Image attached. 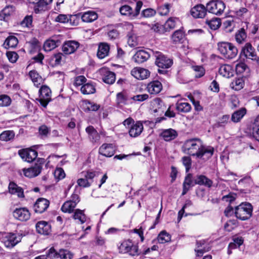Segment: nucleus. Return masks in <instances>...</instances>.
<instances>
[{
  "label": "nucleus",
  "mask_w": 259,
  "mask_h": 259,
  "mask_svg": "<svg viewBox=\"0 0 259 259\" xmlns=\"http://www.w3.org/2000/svg\"><path fill=\"white\" fill-rule=\"evenodd\" d=\"M110 46L107 42H100L98 45L97 56L100 59H102L109 54Z\"/></svg>",
  "instance_id": "obj_32"
},
{
  "label": "nucleus",
  "mask_w": 259,
  "mask_h": 259,
  "mask_svg": "<svg viewBox=\"0 0 259 259\" xmlns=\"http://www.w3.org/2000/svg\"><path fill=\"white\" fill-rule=\"evenodd\" d=\"M240 55L253 61L256 60L257 57L255 49L250 42L246 43L242 48Z\"/></svg>",
  "instance_id": "obj_15"
},
{
  "label": "nucleus",
  "mask_w": 259,
  "mask_h": 259,
  "mask_svg": "<svg viewBox=\"0 0 259 259\" xmlns=\"http://www.w3.org/2000/svg\"><path fill=\"white\" fill-rule=\"evenodd\" d=\"M13 216L19 221L26 222L30 219L31 213L27 207H19L14 209Z\"/></svg>",
  "instance_id": "obj_13"
},
{
  "label": "nucleus",
  "mask_w": 259,
  "mask_h": 259,
  "mask_svg": "<svg viewBox=\"0 0 259 259\" xmlns=\"http://www.w3.org/2000/svg\"><path fill=\"white\" fill-rule=\"evenodd\" d=\"M230 119L229 115H224L219 119V120L215 123V127H224L228 123Z\"/></svg>",
  "instance_id": "obj_56"
},
{
  "label": "nucleus",
  "mask_w": 259,
  "mask_h": 259,
  "mask_svg": "<svg viewBox=\"0 0 259 259\" xmlns=\"http://www.w3.org/2000/svg\"><path fill=\"white\" fill-rule=\"evenodd\" d=\"M162 88V84L161 82L155 80L148 83L147 90L151 95H157L161 91Z\"/></svg>",
  "instance_id": "obj_29"
},
{
  "label": "nucleus",
  "mask_w": 259,
  "mask_h": 259,
  "mask_svg": "<svg viewBox=\"0 0 259 259\" xmlns=\"http://www.w3.org/2000/svg\"><path fill=\"white\" fill-rule=\"evenodd\" d=\"M132 76L139 80H143L150 76V72L147 69L135 67L131 72Z\"/></svg>",
  "instance_id": "obj_22"
},
{
  "label": "nucleus",
  "mask_w": 259,
  "mask_h": 259,
  "mask_svg": "<svg viewBox=\"0 0 259 259\" xmlns=\"http://www.w3.org/2000/svg\"><path fill=\"white\" fill-rule=\"evenodd\" d=\"M143 5L142 1H137L134 10L131 6L124 5L119 8V12L121 15L127 17L130 20H134L139 15Z\"/></svg>",
  "instance_id": "obj_6"
},
{
  "label": "nucleus",
  "mask_w": 259,
  "mask_h": 259,
  "mask_svg": "<svg viewBox=\"0 0 259 259\" xmlns=\"http://www.w3.org/2000/svg\"><path fill=\"white\" fill-rule=\"evenodd\" d=\"M149 52L144 50H140L136 52L133 56L134 61L138 64H141L147 61L150 57Z\"/></svg>",
  "instance_id": "obj_25"
},
{
  "label": "nucleus",
  "mask_w": 259,
  "mask_h": 259,
  "mask_svg": "<svg viewBox=\"0 0 259 259\" xmlns=\"http://www.w3.org/2000/svg\"><path fill=\"white\" fill-rule=\"evenodd\" d=\"M28 45V51L30 54H33L39 51L41 45L39 40L36 37L32 38L29 41L26 42Z\"/></svg>",
  "instance_id": "obj_38"
},
{
  "label": "nucleus",
  "mask_w": 259,
  "mask_h": 259,
  "mask_svg": "<svg viewBox=\"0 0 259 259\" xmlns=\"http://www.w3.org/2000/svg\"><path fill=\"white\" fill-rule=\"evenodd\" d=\"M182 162L185 166L186 172L188 173L192 167V159L190 156H185L182 158Z\"/></svg>",
  "instance_id": "obj_59"
},
{
  "label": "nucleus",
  "mask_w": 259,
  "mask_h": 259,
  "mask_svg": "<svg viewBox=\"0 0 259 259\" xmlns=\"http://www.w3.org/2000/svg\"><path fill=\"white\" fill-rule=\"evenodd\" d=\"M191 68L195 72L194 77L195 78H201L205 74V69L202 65H192Z\"/></svg>",
  "instance_id": "obj_49"
},
{
  "label": "nucleus",
  "mask_w": 259,
  "mask_h": 259,
  "mask_svg": "<svg viewBox=\"0 0 259 259\" xmlns=\"http://www.w3.org/2000/svg\"><path fill=\"white\" fill-rule=\"evenodd\" d=\"M157 239L159 243L163 244L170 241L171 235L165 230H163L159 233Z\"/></svg>",
  "instance_id": "obj_50"
},
{
  "label": "nucleus",
  "mask_w": 259,
  "mask_h": 259,
  "mask_svg": "<svg viewBox=\"0 0 259 259\" xmlns=\"http://www.w3.org/2000/svg\"><path fill=\"white\" fill-rule=\"evenodd\" d=\"M29 6L33 8L35 14H40L48 9V6L53 0H27Z\"/></svg>",
  "instance_id": "obj_10"
},
{
  "label": "nucleus",
  "mask_w": 259,
  "mask_h": 259,
  "mask_svg": "<svg viewBox=\"0 0 259 259\" xmlns=\"http://www.w3.org/2000/svg\"><path fill=\"white\" fill-rule=\"evenodd\" d=\"M33 18L31 15L26 16L20 22V25L23 27L29 28L32 26Z\"/></svg>",
  "instance_id": "obj_62"
},
{
  "label": "nucleus",
  "mask_w": 259,
  "mask_h": 259,
  "mask_svg": "<svg viewBox=\"0 0 259 259\" xmlns=\"http://www.w3.org/2000/svg\"><path fill=\"white\" fill-rule=\"evenodd\" d=\"M153 54L155 58V64L158 67V72L161 74L167 73L166 69L172 65L173 60L159 51L153 52Z\"/></svg>",
  "instance_id": "obj_3"
},
{
  "label": "nucleus",
  "mask_w": 259,
  "mask_h": 259,
  "mask_svg": "<svg viewBox=\"0 0 259 259\" xmlns=\"http://www.w3.org/2000/svg\"><path fill=\"white\" fill-rule=\"evenodd\" d=\"M18 44V38L13 35H10L6 39L4 45L5 48H15L17 46Z\"/></svg>",
  "instance_id": "obj_43"
},
{
  "label": "nucleus",
  "mask_w": 259,
  "mask_h": 259,
  "mask_svg": "<svg viewBox=\"0 0 259 259\" xmlns=\"http://www.w3.org/2000/svg\"><path fill=\"white\" fill-rule=\"evenodd\" d=\"M73 254L68 250L60 249L59 258L61 259H72Z\"/></svg>",
  "instance_id": "obj_64"
},
{
  "label": "nucleus",
  "mask_w": 259,
  "mask_h": 259,
  "mask_svg": "<svg viewBox=\"0 0 259 259\" xmlns=\"http://www.w3.org/2000/svg\"><path fill=\"white\" fill-rule=\"evenodd\" d=\"M80 46L78 41L74 40H66L62 46L63 53L66 55L75 53Z\"/></svg>",
  "instance_id": "obj_14"
},
{
  "label": "nucleus",
  "mask_w": 259,
  "mask_h": 259,
  "mask_svg": "<svg viewBox=\"0 0 259 259\" xmlns=\"http://www.w3.org/2000/svg\"><path fill=\"white\" fill-rule=\"evenodd\" d=\"M59 251L57 252L54 247H52L50 248L47 252L46 255L47 258L49 259H55L59 258Z\"/></svg>",
  "instance_id": "obj_63"
},
{
  "label": "nucleus",
  "mask_w": 259,
  "mask_h": 259,
  "mask_svg": "<svg viewBox=\"0 0 259 259\" xmlns=\"http://www.w3.org/2000/svg\"><path fill=\"white\" fill-rule=\"evenodd\" d=\"M207 7L199 4L192 7L190 10L191 16L195 19L204 18L207 15Z\"/></svg>",
  "instance_id": "obj_17"
},
{
  "label": "nucleus",
  "mask_w": 259,
  "mask_h": 259,
  "mask_svg": "<svg viewBox=\"0 0 259 259\" xmlns=\"http://www.w3.org/2000/svg\"><path fill=\"white\" fill-rule=\"evenodd\" d=\"M159 136L165 141L169 142L175 139L178 136V134L176 130L170 128L163 130Z\"/></svg>",
  "instance_id": "obj_31"
},
{
  "label": "nucleus",
  "mask_w": 259,
  "mask_h": 259,
  "mask_svg": "<svg viewBox=\"0 0 259 259\" xmlns=\"http://www.w3.org/2000/svg\"><path fill=\"white\" fill-rule=\"evenodd\" d=\"M57 47V42L53 39L47 40L44 44V50L46 52H49Z\"/></svg>",
  "instance_id": "obj_55"
},
{
  "label": "nucleus",
  "mask_w": 259,
  "mask_h": 259,
  "mask_svg": "<svg viewBox=\"0 0 259 259\" xmlns=\"http://www.w3.org/2000/svg\"><path fill=\"white\" fill-rule=\"evenodd\" d=\"M80 92L83 95H90L96 93V83L92 81H89L83 84L80 88Z\"/></svg>",
  "instance_id": "obj_36"
},
{
  "label": "nucleus",
  "mask_w": 259,
  "mask_h": 259,
  "mask_svg": "<svg viewBox=\"0 0 259 259\" xmlns=\"http://www.w3.org/2000/svg\"><path fill=\"white\" fill-rule=\"evenodd\" d=\"M15 136V133L13 130H6L0 134V140L8 142L12 141Z\"/></svg>",
  "instance_id": "obj_45"
},
{
  "label": "nucleus",
  "mask_w": 259,
  "mask_h": 259,
  "mask_svg": "<svg viewBox=\"0 0 259 259\" xmlns=\"http://www.w3.org/2000/svg\"><path fill=\"white\" fill-rule=\"evenodd\" d=\"M195 177V183L196 185L199 186H204L208 188L212 187L213 182L210 179L208 178L206 176L203 175H197Z\"/></svg>",
  "instance_id": "obj_35"
},
{
  "label": "nucleus",
  "mask_w": 259,
  "mask_h": 259,
  "mask_svg": "<svg viewBox=\"0 0 259 259\" xmlns=\"http://www.w3.org/2000/svg\"><path fill=\"white\" fill-rule=\"evenodd\" d=\"M232 242L229 244L230 248L236 249L239 248L243 244L244 239L242 236H233L232 238Z\"/></svg>",
  "instance_id": "obj_52"
},
{
  "label": "nucleus",
  "mask_w": 259,
  "mask_h": 259,
  "mask_svg": "<svg viewBox=\"0 0 259 259\" xmlns=\"http://www.w3.org/2000/svg\"><path fill=\"white\" fill-rule=\"evenodd\" d=\"M246 130L250 137L254 138L259 142V114L248 125Z\"/></svg>",
  "instance_id": "obj_12"
},
{
  "label": "nucleus",
  "mask_w": 259,
  "mask_h": 259,
  "mask_svg": "<svg viewBox=\"0 0 259 259\" xmlns=\"http://www.w3.org/2000/svg\"><path fill=\"white\" fill-rule=\"evenodd\" d=\"M8 191L11 195H16L20 198L25 197L23 189L18 186L14 181H11L8 186Z\"/></svg>",
  "instance_id": "obj_26"
},
{
  "label": "nucleus",
  "mask_w": 259,
  "mask_h": 259,
  "mask_svg": "<svg viewBox=\"0 0 259 259\" xmlns=\"http://www.w3.org/2000/svg\"><path fill=\"white\" fill-rule=\"evenodd\" d=\"M85 132L88 134L90 141L93 144L98 143L100 140V135L92 125H89L85 128Z\"/></svg>",
  "instance_id": "obj_30"
},
{
  "label": "nucleus",
  "mask_w": 259,
  "mask_h": 259,
  "mask_svg": "<svg viewBox=\"0 0 259 259\" xmlns=\"http://www.w3.org/2000/svg\"><path fill=\"white\" fill-rule=\"evenodd\" d=\"M127 36V43L130 46L132 47H135L138 46V42L137 37L134 33L130 32L128 33Z\"/></svg>",
  "instance_id": "obj_58"
},
{
  "label": "nucleus",
  "mask_w": 259,
  "mask_h": 259,
  "mask_svg": "<svg viewBox=\"0 0 259 259\" xmlns=\"http://www.w3.org/2000/svg\"><path fill=\"white\" fill-rule=\"evenodd\" d=\"M118 250L120 253H127L132 256L146 255L150 252L149 247L141 251L139 249L138 243H134L130 239L124 240L118 246Z\"/></svg>",
  "instance_id": "obj_2"
},
{
  "label": "nucleus",
  "mask_w": 259,
  "mask_h": 259,
  "mask_svg": "<svg viewBox=\"0 0 259 259\" xmlns=\"http://www.w3.org/2000/svg\"><path fill=\"white\" fill-rule=\"evenodd\" d=\"M172 43L174 45L181 44L186 39L184 28L181 26L178 30H175L171 35Z\"/></svg>",
  "instance_id": "obj_18"
},
{
  "label": "nucleus",
  "mask_w": 259,
  "mask_h": 259,
  "mask_svg": "<svg viewBox=\"0 0 259 259\" xmlns=\"http://www.w3.org/2000/svg\"><path fill=\"white\" fill-rule=\"evenodd\" d=\"M247 110L245 108L242 107L235 111L233 113L231 116V120L234 123H237L242 119V118L246 114Z\"/></svg>",
  "instance_id": "obj_41"
},
{
  "label": "nucleus",
  "mask_w": 259,
  "mask_h": 259,
  "mask_svg": "<svg viewBox=\"0 0 259 259\" xmlns=\"http://www.w3.org/2000/svg\"><path fill=\"white\" fill-rule=\"evenodd\" d=\"M232 67L229 65L224 64L220 66L219 72V73L224 77L229 78L232 74Z\"/></svg>",
  "instance_id": "obj_48"
},
{
  "label": "nucleus",
  "mask_w": 259,
  "mask_h": 259,
  "mask_svg": "<svg viewBox=\"0 0 259 259\" xmlns=\"http://www.w3.org/2000/svg\"><path fill=\"white\" fill-rule=\"evenodd\" d=\"M28 75L34 85H37L38 84H40V81L41 80V77L35 70L30 71Z\"/></svg>",
  "instance_id": "obj_54"
},
{
  "label": "nucleus",
  "mask_w": 259,
  "mask_h": 259,
  "mask_svg": "<svg viewBox=\"0 0 259 259\" xmlns=\"http://www.w3.org/2000/svg\"><path fill=\"white\" fill-rule=\"evenodd\" d=\"M77 16L80 17L82 21L85 23L93 22L98 18V14L93 11H88L83 13H78Z\"/></svg>",
  "instance_id": "obj_24"
},
{
  "label": "nucleus",
  "mask_w": 259,
  "mask_h": 259,
  "mask_svg": "<svg viewBox=\"0 0 259 259\" xmlns=\"http://www.w3.org/2000/svg\"><path fill=\"white\" fill-rule=\"evenodd\" d=\"M176 109L180 112L188 113L191 111V106L187 102H178L176 105Z\"/></svg>",
  "instance_id": "obj_46"
},
{
  "label": "nucleus",
  "mask_w": 259,
  "mask_h": 259,
  "mask_svg": "<svg viewBox=\"0 0 259 259\" xmlns=\"http://www.w3.org/2000/svg\"><path fill=\"white\" fill-rule=\"evenodd\" d=\"M182 148L184 153L203 161L211 158L214 152L213 147L204 145L202 141L198 138L186 140Z\"/></svg>",
  "instance_id": "obj_1"
},
{
  "label": "nucleus",
  "mask_w": 259,
  "mask_h": 259,
  "mask_svg": "<svg viewBox=\"0 0 259 259\" xmlns=\"http://www.w3.org/2000/svg\"><path fill=\"white\" fill-rule=\"evenodd\" d=\"M245 84L243 77L235 78L230 84L231 88L235 91H240L243 88Z\"/></svg>",
  "instance_id": "obj_44"
},
{
  "label": "nucleus",
  "mask_w": 259,
  "mask_h": 259,
  "mask_svg": "<svg viewBox=\"0 0 259 259\" xmlns=\"http://www.w3.org/2000/svg\"><path fill=\"white\" fill-rule=\"evenodd\" d=\"M151 29L159 34H162L167 32L164 24H161L159 23H156L153 25Z\"/></svg>",
  "instance_id": "obj_57"
},
{
  "label": "nucleus",
  "mask_w": 259,
  "mask_h": 259,
  "mask_svg": "<svg viewBox=\"0 0 259 259\" xmlns=\"http://www.w3.org/2000/svg\"><path fill=\"white\" fill-rule=\"evenodd\" d=\"M164 25L167 32H169L180 25L182 26L180 20L176 17L169 18L165 22Z\"/></svg>",
  "instance_id": "obj_37"
},
{
  "label": "nucleus",
  "mask_w": 259,
  "mask_h": 259,
  "mask_svg": "<svg viewBox=\"0 0 259 259\" xmlns=\"http://www.w3.org/2000/svg\"><path fill=\"white\" fill-rule=\"evenodd\" d=\"M37 232L42 235H49L51 232V226L47 222L40 221L38 222L35 225Z\"/></svg>",
  "instance_id": "obj_28"
},
{
  "label": "nucleus",
  "mask_w": 259,
  "mask_h": 259,
  "mask_svg": "<svg viewBox=\"0 0 259 259\" xmlns=\"http://www.w3.org/2000/svg\"><path fill=\"white\" fill-rule=\"evenodd\" d=\"M143 128V123L141 121H137L130 127L128 131L129 135L132 137H137L140 135Z\"/></svg>",
  "instance_id": "obj_34"
},
{
  "label": "nucleus",
  "mask_w": 259,
  "mask_h": 259,
  "mask_svg": "<svg viewBox=\"0 0 259 259\" xmlns=\"http://www.w3.org/2000/svg\"><path fill=\"white\" fill-rule=\"evenodd\" d=\"M16 8L13 5H8L0 11V21L7 22L14 15Z\"/></svg>",
  "instance_id": "obj_23"
},
{
  "label": "nucleus",
  "mask_w": 259,
  "mask_h": 259,
  "mask_svg": "<svg viewBox=\"0 0 259 259\" xmlns=\"http://www.w3.org/2000/svg\"><path fill=\"white\" fill-rule=\"evenodd\" d=\"M20 157L24 161L32 162L38 155L37 151L32 148L20 149L18 151Z\"/></svg>",
  "instance_id": "obj_11"
},
{
  "label": "nucleus",
  "mask_w": 259,
  "mask_h": 259,
  "mask_svg": "<svg viewBox=\"0 0 259 259\" xmlns=\"http://www.w3.org/2000/svg\"><path fill=\"white\" fill-rule=\"evenodd\" d=\"M205 23L212 30L218 29L222 25L221 19L215 17H213L211 19H206Z\"/></svg>",
  "instance_id": "obj_39"
},
{
  "label": "nucleus",
  "mask_w": 259,
  "mask_h": 259,
  "mask_svg": "<svg viewBox=\"0 0 259 259\" xmlns=\"http://www.w3.org/2000/svg\"><path fill=\"white\" fill-rule=\"evenodd\" d=\"M246 37L247 35L243 28H241L236 33L235 39L236 41L239 44L245 41Z\"/></svg>",
  "instance_id": "obj_53"
},
{
  "label": "nucleus",
  "mask_w": 259,
  "mask_h": 259,
  "mask_svg": "<svg viewBox=\"0 0 259 259\" xmlns=\"http://www.w3.org/2000/svg\"><path fill=\"white\" fill-rule=\"evenodd\" d=\"M87 81V79L83 75H79L74 78L73 85L76 87L82 86Z\"/></svg>",
  "instance_id": "obj_61"
},
{
  "label": "nucleus",
  "mask_w": 259,
  "mask_h": 259,
  "mask_svg": "<svg viewBox=\"0 0 259 259\" xmlns=\"http://www.w3.org/2000/svg\"><path fill=\"white\" fill-rule=\"evenodd\" d=\"M152 109L157 115H162L166 109L163 101L160 98H156L152 102Z\"/></svg>",
  "instance_id": "obj_27"
},
{
  "label": "nucleus",
  "mask_w": 259,
  "mask_h": 259,
  "mask_svg": "<svg viewBox=\"0 0 259 259\" xmlns=\"http://www.w3.org/2000/svg\"><path fill=\"white\" fill-rule=\"evenodd\" d=\"M39 98L37 100L40 104L44 108H46L49 103L52 101V92L49 87L43 85L39 90Z\"/></svg>",
  "instance_id": "obj_9"
},
{
  "label": "nucleus",
  "mask_w": 259,
  "mask_h": 259,
  "mask_svg": "<svg viewBox=\"0 0 259 259\" xmlns=\"http://www.w3.org/2000/svg\"><path fill=\"white\" fill-rule=\"evenodd\" d=\"M23 235L17 232L5 233L1 238L2 242L7 248H12L21 241Z\"/></svg>",
  "instance_id": "obj_7"
},
{
  "label": "nucleus",
  "mask_w": 259,
  "mask_h": 259,
  "mask_svg": "<svg viewBox=\"0 0 259 259\" xmlns=\"http://www.w3.org/2000/svg\"><path fill=\"white\" fill-rule=\"evenodd\" d=\"M50 203V201L46 198H38L33 205L34 212L39 214L44 212L49 207Z\"/></svg>",
  "instance_id": "obj_19"
},
{
  "label": "nucleus",
  "mask_w": 259,
  "mask_h": 259,
  "mask_svg": "<svg viewBox=\"0 0 259 259\" xmlns=\"http://www.w3.org/2000/svg\"><path fill=\"white\" fill-rule=\"evenodd\" d=\"M76 206L68 200L65 201L61 206V210L64 213H71L74 212Z\"/></svg>",
  "instance_id": "obj_51"
},
{
  "label": "nucleus",
  "mask_w": 259,
  "mask_h": 259,
  "mask_svg": "<svg viewBox=\"0 0 259 259\" xmlns=\"http://www.w3.org/2000/svg\"><path fill=\"white\" fill-rule=\"evenodd\" d=\"M253 206L247 202H243L235 206V217L242 221L248 220L252 215Z\"/></svg>",
  "instance_id": "obj_4"
},
{
  "label": "nucleus",
  "mask_w": 259,
  "mask_h": 259,
  "mask_svg": "<svg viewBox=\"0 0 259 259\" xmlns=\"http://www.w3.org/2000/svg\"><path fill=\"white\" fill-rule=\"evenodd\" d=\"M82 109L85 113L98 111L101 107L100 104L88 99L82 100Z\"/></svg>",
  "instance_id": "obj_21"
},
{
  "label": "nucleus",
  "mask_w": 259,
  "mask_h": 259,
  "mask_svg": "<svg viewBox=\"0 0 259 259\" xmlns=\"http://www.w3.org/2000/svg\"><path fill=\"white\" fill-rule=\"evenodd\" d=\"M116 147L114 144L104 143L99 148L98 153L106 157L113 156L116 152Z\"/></svg>",
  "instance_id": "obj_16"
},
{
  "label": "nucleus",
  "mask_w": 259,
  "mask_h": 259,
  "mask_svg": "<svg viewBox=\"0 0 259 259\" xmlns=\"http://www.w3.org/2000/svg\"><path fill=\"white\" fill-rule=\"evenodd\" d=\"M23 171L25 177L31 178L39 175L41 172V168L36 167L34 165L28 168H23Z\"/></svg>",
  "instance_id": "obj_40"
},
{
  "label": "nucleus",
  "mask_w": 259,
  "mask_h": 259,
  "mask_svg": "<svg viewBox=\"0 0 259 259\" xmlns=\"http://www.w3.org/2000/svg\"><path fill=\"white\" fill-rule=\"evenodd\" d=\"M129 98L125 92H121L117 93L116 95V104L118 108H122L123 106L128 104Z\"/></svg>",
  "instance_id": "obj_33"
},
{
  "label": "nucleus",
  "mask_w": 259,
  "mask_h": 259,
  "mask_svg": "<svg viewBox=\"0 0 259 259\" xmlns=\"http://www.w3.org/2000/svg\"><path fill=\"white\" fill-rule=\"evenodd\" d=\"M208 12L212 14L220 16L226 8L225 3L221 0H211L206 4Z\"/></svg>",
  "instance_id": "obj_8"
},
{
  "label": "nucleus",
  "mask_w": 259,
  "mask_h": 259,
  "mask_svg": "<svg viewBox=\"0 0 259 259\" xmlns=\"http://www.w3.org/2000/svg\"><path fill=\"white\" fill-rule=\"evenodd\" d=\"M115 74L110 71H106L102 77L103 81L107 84H112L115 81Z\"/></svg>",
  "instance_id": "obj_47"
},
{
  "label": "nucleus",
  "mask_w": 259,
  "mask_h": 259,
  "mask_svg": "<svg viewBox=\"0 0 259 259\" xmlns=\"http://www.w3.org/2000/svg\"><path fill=\"white\" fill-rule=\"evenodd\" d=\"M195 183V177L191 173L188 172L183 183V190L182 195H185L190 190L191 188L196 185Z\"/></svg>",
  "instance_id": "obj_20"
},
{
  "label": "nucleus",
  "mask_w": 259,
  "mask_h": 259,
  "mask_svg": "<svg viewBox=\"0 0 259 259\" xmlns=\"http://www.w3.org/2000/svg\"><path fill=\"white\" fill-rule=\"evenodd\" d=\"M171 6L168 3H166L158 7V12L161 16H166L169 13V9Z\"/></svg>",
  "instance_id": "obj_60"
},
{
  "label": "nucleus",
  "mask_w": 259,
  "mask_h": 259,
  "mask_svg": "<svg viewBox=\"0 0 259 259\" xmlns=\"http://www.w3.org/2000/svg\"><path fill=\"white\" fill-rule=\"evenodd\" d=\"M219 52L227 59L234 58L238 54L237 48L232 43L226 41L218 43Z\"/></svg>",
  "instance_id": "obj_5"
},
{
  "label": "nucleus",
  "mask_w": 259,
  "mask_h": 259,
  "mask_svg": "<svg viewBox=\"0 0 259 259\" xmlns=\"http://www.w3.org/2000/svg\"><path fill=\"white\" fill-rule=\"evenodd\" d=\"M72 217L74 220L78 221L81 224L87 221V215L84 213V210L79 208L75 209Z\"/></svg>",
  "instance_id": "obj_42"
}]
</instances>
